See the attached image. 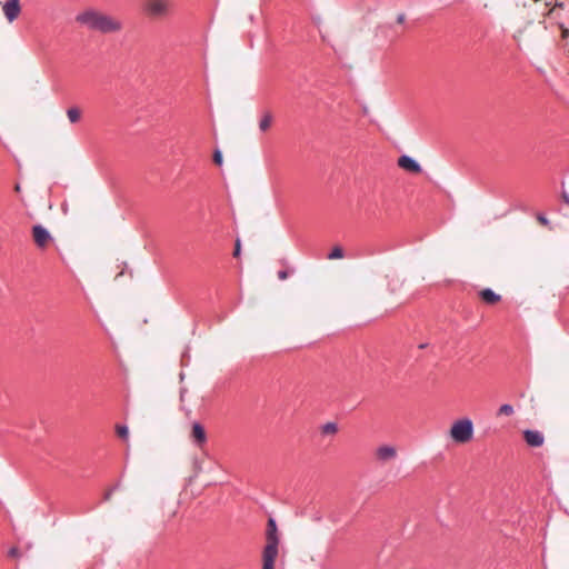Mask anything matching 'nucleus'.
Here are the masks:
<instances>
[{
    "label": "nucleus",
    "instance_id": "1",
    "mask_svg": "<svg viewBox=\"0 0 569 569\" xmlns=\"http://www.w3.org/2000/svg\"><path fill=\"white\" fill-rule=\"evenodd\" d=\"M76 21L91 31L103 34L119 32L122 29V22L120 20L93 8L86 9L78 13Z\"/></svg>",
    "mask_w": 569,
    "mask_h": 569
},
{
    "label": "nucleus",
    "instance_id": "2",
    "mask_svg": "<svg viewBox=\"0 0 569 569\" xmlns=\"http://www.w3.org/2000/svg\"><path fill=\"white\" fill-rule=\"evenodd\" d=\"M266 539L267 543L262 552V569H274V561L278 556L280 537L277 521L273 517L268 518Z\"/></svg>",
    "mask_w": 569,
    "mask_h": 569
},
{
    "label": "nucleus",
    "instance_id": "3",
    "mask_svg": "<svg viewBox=\"0 0 569 569\" xmlns=\"http://www.w3.org/2000/svg\"><path fill=\"white\" fill-rule=\"evenodd\" d=\"M475 426L470 418H460L451 425L449 430L450 438L457 443L469 442L473 438Z\"/></svg>",
    "mask_w": 569,
    "mask_h": 569
},
{
    "label": "nucleus",
    "instance_id": "4",
    "mask_svg": "<svg viewBox=\"0 0 569 569\" xmlns=\"http://www.w3.org/2000/svg\"><path fill=\"white\" fill-rule=\"evenodd\" d=\"M171 7L168 0H148L143 10L149 17L163 18L170 13Z\"/></svg>",
    "mask_w": 569,
    "mask_h": 569
},
{
    "label": "nucleus",
    "instance_id": "5",
    "mask_svg": "<svg viewBox=\"0 0 569 569\" xmlns=\"http://www.w3.org/2000/svg\"><path fill=\"white\" fill-rule=\"evenodd\" d=\"M32 237H33L34 243L39 248L47 247L48 243L53 240L50 231L42 224H34L32 227Z\"/></svg>",
    "mask_w": 569,
    "mask_h": 569
},
{
    "label": "nucleus",
    "instance_id": "6",
    "mask_svg": "<svg viewBox=\"0 0 569 569\" xmlns=\"http://www.w3.org/2000/svg\"><path fill=\"white\" fill-rule=\"evenodd\" d=\"M2 11L8 22H13L21 12L20 0H7L2 4Z\"/></svg>",
    "mask_w": 569,
    "mask_h": 569
},
{
    "label": "nucleus",
    "instance_id": "7",
    "mask_svg": "<svg viewBox=\"0 0 569 569\" xmlns=\"http://www.w3.org/2000/svg\"><path fill=\"white\" fill-rule=\"evenodd\" d=\"M523 440L529 447L539 448L545 442V436L536 429H526L522 431Z\"/></svg>",
    "mask_w": 569,
    "mask_h": 569
},
{
    "label": "nucleus",
    "instance_id": "8",
    "mask_svg": "<svg viewBox=\"0 0 569 569\" xmlns=\"http://www.w3.org/2000/svg\"><path fill=\"white\" fill-rule=\"evenodd\" d=\"M398 166L411 173H420L422 172L421 164L412 157L408 154H402L398 159Z\"/></svg>",
    "mask_w": 569,
    "mask_h": 569
},
{
    "label": "nucleus",
    "instance_id": "9",
    "mask_svg": "<svg viewBox=\"0 0 569 569\" xmlns=\"http://www.w3.org/2000/svg\"><path fill=\"white\" fill-rule=\"evenodd\" d=\"M191 438L196 446L201 447L207 441L204 427L199 421L192 422Z\"/></svg>",
    "mask_w": 569,
    "mask_h": 569
},
{
    "label": "nucleus",
    "instance_id": "10",
    "mask_svg": "<svg viewBox=\"0 0 569 569\" xmlns=\"http://www.w3.org/2000/svg\"><path fill=\"white\" fill-rule=\"evenodd\" d=\"M396 456H397V451L393 446L386 445V446H381L377 449V457H378V459H380L382 461L391 460V459L396 458Z\"/></svg>",
    "mask_w": 569,
    "mask_h": 569
},
{
    "label": "nucleus",
    "instance_id": "11",
    "mask_svg": "<svg viewBox=\"0 0 569 569\" xmlns=\"http://www.w3.org/2000/svg\"><path fill=\"white\" fill-rule=\"evenodd\" d=\"M479 297L487 303L495 305L498 302V293L491 288H486L479 292Z\"/></svg>",
    "mask_w": 569,
    "mask_h": 569
},
{
    "label": "nucleus",
    "instance_id": "12",
    "mask_svg": "<svg viewBox=\"0 0 569 569\" xmlns=\"http://www.w3.org/2000/svg\"><path fill=\"white\" fill-rule=\"evenodd\" d=\"M271 121H272V116H271V113H270L269 111H266V112L262 114V117H261V119H260V121H259V129H260L262 132L267 131V130L270 128V126H271Z\"/></svg>",
    "mask_w": 569,
    "mask_h": 569
},
{
    "label": "nucleus",
    "instance_id": "13",
    "mask_svg": "<svg viewBox=\"0 0 569 569\" xmlns=\"http://www.w3.org/2000/svg\"><path fill=\"white\" fill-rule=\"evenodd\" d=\"M80 110L77 107L69 108L67 110V117L71 123H76L80 120Z\"/></svg>",
    "mask_w": 569,
    "mask_h": 569
},
{
    "label": "nucleus",
    "instance_id": "14",
    "mask_svg": "<svg viewBox=\"0 0 569 569\" xmlns=\"http://www.w3.org/2000/svg\"><path fill=\"white\" fill-rule=\"evenodd\" d=\"M323 435L336 433L338 431V425L333 421H329L321 427Z\"/></svg>",
    "mask_w": 569,
    "mask_h": 569
},
{
    "label": "nucleus",
    "instance_id": "15",
    "mask_svg": "<svg viewBox=\"0 0 569 569\" xmlns=\"http://www.w3.org/2000/svg\"><path fill=\"white\" fill-rule=\"evenodd\" d=\"M345 256V251L341 247L339 246H336L329 253H328V259L330 260H333V259H341L343 258Z\"/></svg>",
    "mask_w": 569,
    "mask_h": 569
},
{
    "label": "nucleus",
    "instance_id": "16",
    "mask_svg": "<svg viewBox=\"0 0 569 569\" xmlns=\"http://www.w3.org/2000/svg\"><path fill=\"white\" fill-rule=\"evenodd\" d=\"M117 433L121 439L127 440L129 437L128 426H126V425L117 426Z\"/></svg>",
    "mask_w": 569,
    "mask_h": 569
},
{
    "label": "nucleus",
    "instance_id": "17",
    "mask_svg": "<svg viewBox=\"0 0 569 569\" xmlns=\"http://www.w3.org/2000/svg\"><path fill=\"white\" fill-rule=\"evenodd\" d=\"M213 162L217 164V166H222V162H223V156H222V151L220 149H216L213 151Z\"/></svg>",
    "mask_w": 569,
    "mask_h": 569
},
{
    "label": "nucleus",
    "instance_id": "18",
    "mask_svg": "<svg viewBox=\"0 0 569 569\" xmlns=\"http://www.w3.org/2000/svg\"><path fill=\"white\" fill-rule=\"evenodd\" d=\"M513 413V407L510 403L500 405V415L510 416Z\"/></svg>",
    "mask_w": 569,
    "mask_h": 569
},
{
    "label": "nucleus",
    "instance_id": "19",
    "mask_svg": "<svg viewBox=\"0 0 569 569\" xmlns=\"http://www.w3.org/2000/svg\"><path fill=\"white\" fill-rule=\"evenodd\" d=\"M537 220H538L542 226L549 227V228L551 229V227H550V220L546 217V214H545V213H541V212H540V213H538V214H537Z\"/></svg>",
    "mask_w": 569,
    "mask_h": 569
},
{
    "label": "nucleus",
    "instance_id": "20",
    "mask_svg": "<svg viewBox=\"0 0 569 569\" xmlns=\"http://www.w3.org/2000/svg\"><path fill=\"white\" fill-rule=\"evenodd\" d=\"M240 256H241V240H240V238H237L236 242H234L233 257L239 258Z\"/></svg>",
    "mask_w": 569,
    "mask_h": 569
},
{
    "label": "nucleus",
    "instance_id": "21",
    "mask_svg": "<svg viewBox=\"0 0 569 569\" xmlns=\"http://www.w3.org/2000/svg\"><path fill=\"white\" fill-rule=\"evenodd\" d=\"M547 6H553V8H563L565 3L561 0H547Z\"/></svg>",
    "mask_w": 569,
    "mask_h": 569
},
{
    "label": "nucleus",
    "instance_id": "22",
    "mask_svg": "<svg viewBox=\"0 0 569 569\" xmlns=\"http://www.w3.org/2000/svg\"><path fill=\"white\" fill-rule=\"evenodd\" d=\"M8 555L13 558H18L21 556L20 550L17 547H12L9 549Z\"/></svg>",
    "mask_w": 569,
    "mask_h": 569
},
{
    "label": "nucleus",
    "instance_id": "23",
    "mask_svg": "<svg viewBox=\"0 0 569 569\" xmlns=\"http://www.w3.org/2000/svg\"><path fill=\"white\" fill-rule=\"evenodd\" d=\"M289 270H279L278 271V278L280 280H286L289 277Z\"/></svg>",
    "mask_w": 569,
    "mask_h": 569
},
{
    "label": "nucleus",
    "instance_id": "24",
    "mask_svg": "<svg viewBox=\"0 0 569 569\" xmlns=\"http://www.w3.org/2000/svg\"><path fill=\"white\" fill-rule=\"evenodd\" d=\"M113 493V489H108L106 493L103 495V501H109L111 496Z\"/></svg>",
    "mask_w": 569,
    "mask_h": 569
},
{
    "label": "nucleus",
    "instance_id": "25",
    "mask_svg": "<svg viewBox=\"0 0 569 569\" xmlns=\"http://www.w3.org/2000/svg\"><path fill=\"white\" fill-rule=\"evenodd\" d=\"M561 198H562L563 202L569 206V193L567 191L562 190Z\"/></svg>",
    "mask_w": 569,
    "mask_h": 569
},
{
    "label": "nucleus",
    "instance_id": "26",
    "mask_svg": "<svg viewBox=\"0 0 569 569\" xmlns=\"http://www.w3.org/2000/svg\"><path fill=\"white\" fill-rule=\"evenodd\" d=\"M405 19H406V14L403 12L399 13L397 16V22L398 23H403L405 22Z\"/></svg>",
    "mask_w": 569,
    "mask_h": 569
},
{
    "label": "nucleus",
    "instance_id": "27",
    "mask_svg": "<svg viewBox=\"0 0 569 569\" xmlns=\"http://www.w3.org/2000/svg\"><path fill=\"white\" fill-rule=\"evenodd\" d=\"M361 110H362L363 116H367V117L369 116V108L367 104L363 103L361 107Z\"/></svg>",
    "mask_w": 569,
    "mask_h": 569
},
{
    "label": "nucleus",
    "instance_id": "28",
    "mask_svg": "<svg viewBox=\"0 0 569 569\" xmlns=\"http://www.w3.org/2000/svg\"><path fill=\"white\" fill-rule=\"evenodd\" d=\"M121 488V481L119 480L114 486H112L110 489H113V492L116 490H119Z\"/></svg>",
    "mask_w": 569,
    "mask_h": 569
},
{
    "label": "nucleus",
    "instance_id": "29",
    "mask_svg": "<svg viewBox=\"0 0 569 569\" xmlns=\"http://www.w3.org/2000/svg\"><path fill=\"white\" fill-rule=\"evenodd\" d=\"M428 345L427 343H421L419 345V349H425Z\"/></svg>",
    "mask_w": 569,
    "mask_h": 569
}]
</instances>
